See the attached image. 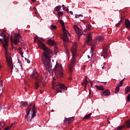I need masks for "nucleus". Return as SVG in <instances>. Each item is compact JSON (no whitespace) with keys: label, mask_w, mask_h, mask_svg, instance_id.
Wrapping results in <instances>:
<instances>
[{"label":"nucleus","mask_w":130,"mask_h":130,"mask_svg":"<svg viewBox=\"0 0 130 130\" xmlns=\"http://www.w3.org/2000/svg\"><path fill=\"white\" fill-rule=\"evenodd\" d=\"M53 80H55V79L54 78H53Z\"/></svg>","instance_id":"obj_61"},{"label":"nucleus","mask_w":130,"mask_h":130,"mask_svg":"<svg viewBox=\"0 0 130 130\" xmlns=\"http://www.w3.org/2000/svg\"><path fill=\"white\" fill-rule=\"evenodd\" d=\"M87 78H88V77H87V76H86V77H85V80H86V79L87 80Z\"/></svg>","instance_id":"obj_57"},{"label":"nucleus","mask_w":130,"mask_h":130,"mask_svg":"<svg viewBox=\"0 0 130 130\" xmlns=\"http://www.w3.org/2000/svg\"><path fill=\"white\" fill-rule=\"evenodd\" d=\"M30 111H31V108L30 107H28V108L26 109V114L25 117V119H26L27 121H29L30 122L32 121V119L33 118V114H31V118H28V116H29V115L30 114Z\"/></svg>","instance_id":"obj_8"},{"label":"nucleus","mask_w":130,"mask_h":130,"mask_svg":"<svg viewBox=\"0 0 130 130\" xmlns=\"http://www.w3.org/2000/svg\"><path fill=\"white\" fill-rule=\"evenodd\" d=\"M24 90H25V91H27V88H24Z\"/></svg>","instance_id":"obj_55"},{"label":"nucleus","mask_w":130,"mask_h":130,"mask_svg":"<svg viewBox=\"0 0 130 130\" xmlns=\"http://www.w3.org/2000/svg\"><path fill=\"white\" fill-rule=\"evenodd\" d=\"M3 84V80H2L0 81V88H2V89L4 88V85Z\"/></svg>","instance_id":"obj_34"},{"label":"nucleus","mask_w":130,"mask_h":130,"mask_svg":"<svg viewBox=\"0 0 130 130\" xmlns=\"http://www.w3.org/2000/svg\"><path fill=\"white\" fill-rule=\"evenodd\" d=\"M31 3H33V0H31Z\"/></svg>","instance_id":"obj_60"},{"label":"nucleus","mask_w":130,"mask_h":130,"mask_svg":"<svg viewBox=\"0 0 130 130\" xmlns=\"http://www.w3.org/2000/svg\"><path fill=\"white\" fill-rule=\"evenodd\" d=\"M125 25L126 26V28L128 29L129 30L130 29V21L128 19H126L125 20Z\"/></svg>","instance_id":"obj_14"},{"label":"nucleus","mask_w":130,"mask_h":130,"mask_svg":"<svg viewBox=\"0 0 130 130\" xmlns=\"http://www.w3.org/2000/svg\"><path fill=\"white\" fill-rule=\"evenodd\" d=\"M110 95V91L107 89L103 92V96H109Z\"/></svg>","instance_id":"obj_17"},{"label":"nucleus","mask_w":130,"mask_h":130,"mask_svg":"<svg viewBox=\"0 0 130 130\" xmlns=\"http://www.w3.org/2000/svg\"><path fill=\"white\" fill-rule=\"evenodd\" d=\"M70 13H71L73 15V12L70 11Z\"/></svg>","instance_id":"obj_56"},{"label":"nucleus","mask_w":130,"mask_h":130,"mask_svg":"<svg viewBox=\"0 0 130 130\" xmlns=\"http://www.w3.org/2000/svg\"><path fill=\"white\" fill-rule=\"evenodd\" d=\"M61 9V7L60 6H56L55 8V10L56 12H59V11H60Z\"/></svg>","instance_id":"obj_25"},{"label":"nucleus","mask_w":130,"mask_h":130,"mask_svg":"<svg viewBox=\"0 0 130 130\" xmlns=\"http://www.w3.org/2000/svg\"><path fill=\"white\" fill-rule=\"evenodd\" d=\"M80 17H83V15H75V18H80Z\"/></svg>","instance_id":"obj_37"},{"label":"nucleus","mask_w":130,"mask_h":130,"mask_svg":"<svg viewBox=\"0 0 130 130\" xmlns=\"http://www.w3.org/2000/svg\"><path fill=\"white\" fill-rule=\"evenodd\" d=\"M6 35H5V34H4V32H2L1 34H0V36H1V37H3L4 38V36Z\"/></svg>","instance_id":"obj_45"},{"label":"nucleus","mask_w":130,"mask_h":130,"mask_svg":"<svg viewBox=\"0 0 130 130\" xmlns=\"http://www.w3.org/2000/svg\"><path fill=\"white\" fill-rule=\"evenodd\" d=\"M55 71V74L57 77L61 78L63 77V71L62 70V66L59 63L56 62V64L54 68Z\"/></svg>","instance_id":"obj_4"},{"label":"nucleus","mask_w":130,"mask_h":130,"mask_svg":"<svg viewBox=\"0 0 130 130\" xmlns=\"http://www.w3.org/2000/svg\"><path fill=\"white\" fill-rule=\"evenodd\" d=\"M59 87L60 89H61L62 90H64V88H66V86H64V85L61 84V83H59V84H56L55 83V82L53 81L52 82V88L53 89L56 90V91H57V90H58V87Z\"/></svg>","instance_id":"obj_5"},{"label":"nucleus","mask_w":130,"mask_h":130,"mask_svg":"<svg viewBox=\"0 0 130 130\" xmlns=\"http://www.w3.org/2000/svg\"><path fill=\"white\" fill-rule=\"evenodd\" d=\"M36 2V0H33V3Z\"/></svg>","instance_id":"obj_58"},{"label":"nucleus","mask_w":130,"mask_h":130,"mask_svg":"<svg viewBox=\"0 0 130 130\" xmlns=\"http://www.w3.org/2000/svg\"><path fill=\"white\" fill-rule=\"evenodd\" d=\"M95 87L98 90H100V91H104V87H103V86L102 85H95Z\"/></svg>","instance_id":"obj_20"},{"label":"nucleus","mask_w":130,"mask_h":130,"mask_svg":"<svg viewBox=\"0 0 130 130\" xmlns=\"http://www.w3.org/2000/svg\"><path fill=\"white\" fill-rule=\"evenodd\" d=\"M73 28L76 32V33L78 34V36H82L83 35V32H82V30L80 29V27L77 25H74Z\"/></svg>","instance_id":"obj_9"},{"label":"nucleus","mask_w":130,"mask_h":130,"mask_svg":"<svg viewBox=\"0 0 130 130\" xmlns=\"http://www.w3.org/2000/svg\"><path fill=\"white\" fill-rule=\"evenodd\" d=\"M122 82L121 81L120 82V83L118 85H119V87H121L122 86Z\"/></svg>","instance_id":"obj_46"},{"label":"nucleus","mask_w":130,"mask_h":130,"mask_svg":"<svg viewBox=\"0 0 130 130\" xmlns=\"http://www.w3.org/2000/svg\"><path fill=\"white\" fill-rule=\"evenodd\" d=\"M89 83V81H88V80H87L86 79L82 83V86H83V85H85V86H87V85H88V83Z\"/></svg>","instance_id":"obj_24"},{"label":"nucleus","mask_w":130,"mask_h":130,"mask_svg":"<svg viewBox=\"0 0 130 130\" xmlns=\"http://www.w3.org/2000/svg\"><path fill=\"white\" fill-rule=\"evenodd\" d=\"M129 92H130V86H126V87L125 89V94H127L128 93H129Z\"/></svg>","instance_id":"obj_22"},{"label":"nucleus","mask_w":130,"mask_h":130,"mask_svg":"<svg viewBox=\"0 0 130 130\" xmlns=\"http://www.w3.org/2000/svg\"><path fill=\"white\" fill-rule=\"evenodd\" d=\"M62 8L63 9V10L64 11V5H62Z\"/></svg>","instance_id":"obj_47"},{"label":"nucleus","mask_w":130,"mask_h":130,"mask_svg":"<svg viewBox=\"0 0 130 130\" xmlns=\"http://www.w3.org/2000/svg\"><path fill=\"white\" fill-rule=\"evenodd\" d=\"M123 81H124V78L121 81V82H122H122H123Z\"/></svg>","instance_id":"obj_53"},{"label":"nucleus","mask_w":130,"mask_h":130,"mask_svg":"<svg viewBox=\"0 0 130 130\" xmlns=\"http://www.w3.org/2000/svg\"><path fill=\"white\" fill-rule=\"evenodd\" d=\"M33 76L35 79H38V78H39V74H38V73H37V72H36V70H34Z\"/></svg>","instance_id":"obj_16"},{"label":"nucleus","mask_w":130,"mask_h":130,"mask_svg":"<svg viewBox=\"0 0 130 130\" xmlns=\"http://www.w3.org/2000/svg\"><path fill=\"white\" fill-rule=\"evenodd\" d=\"M66 123H71V122H72V121H74V117L67 118L65 119L64 120Z\"/></svg>","instance_id":"obj_15"},{"label":"nucleus","mask_w":130,"mask_h":130,"mask_svg":"<svg viewBox=\"0 0 130 130\" xmlns=\"http://www.w3.org/2000/svg\"><path fill=\"white\" fill-rule=\"evenodd\" d=\"M45 40L43 38H39L38 37H36L34 39L35 43L38 42V44L39 47H41L45 52H44V57L45 58L44 61V66L46 70H51V64H50V61L51 60V54H52V51L49 49V48H47L44 43H42L41 41H45Z\"/></svg>","instance_id":"obj_1"},{"label":"nucleus","mask_w":130,"mask_h":130,"mask_svg":"<svg viewBox=\"0 0 130 130\" xmlns=\"http://www.w3.org/2000/svg\"><path fill=\"white\" fill-rule=\"evenodd\" d=\"M127 102H129V101H130V94H128L127 95Z\"/></svg>","instance_id":"obj_38"},{"label":"nucleus","mask_w":130,"mask_h":130,"mask_svg":"<svg viewBox=\"0 0 130 130\" xmlns=\"http://www.w3.org/2000/svg\"><path fill=\"white\" fill-rule=\"evenodd\" d=\"M58 16L59 17V18H60L61 17H62V16H63V13L62 12H58Z\"/></svg>","instance_id":"obj_32"},{"label":"nucleus","mask_w":130,"mask_h":130,"mask_svg":"<svg viewBox=\"0 0 130 130\" xmlns=\"http://www.w3.org/2000/svg\"><path fill=\"white\" fill-rule=\"evenodd\" d=\"M105 85H106V84L107 83V82H103Z\"/></svg>","instance_id":"obj_52"},{"label":"nucleus","mask_w":130,"mask_h":130,"mask_svg":"<svg viewBox=\"0 0 130 130\" xmlns=\"http://www.w3.org/2000/svg\"><path fill=\"white\" fill-rule=\"evenodd\" d=\"M119 85H118V86L115 88V93H118L119 91Z\"/></svg>","instance_id":"obj_30"},{"label":"nucleus","mask_w":130,"mask_h":130,"mask_svg":"<svg viewBox=\"0 0 130 130\" xmlns=\"http://www.w3.org/2000/svg\"><path fill=\"white\" fill-rule=\"evenodd\" d=\"M64 47L66 50V52L67 53L68 57L69 59H70V52H69V50L68 49V46L66 45H64Z\"/></svg>","instance_id":"obj_21"},{"label":"nucleus","mask_w":130,"mask_h":130,"mask_svg":"<svg viewBox=\"0 0 130 130\" xmlns=\"http://www.w3.org/2000/svg\"><path fill=\"white\" fill-rule=\"evenodd\" d=\"M91 115H92V113H89L87 115L85 116L84 117V118L85 119H89V118H90V117H91Z\"/></svg>","instance_id":"obj_27"},{"label":"nucleus","mask_w":130,"mask_h":130,"mask_svg":"<svg viewBox=\"0 0 130 130\" xmlns=\"http://www.w3.org/2000/svg\"><path fill=\"white\" fill-rule=\"evenodd\" d=\"M56 28H57L56 26L54 25H51L50 27L51 30H55V29H56Z\"/></svg>","instance_id":"obj_28"},{"label":"nucleus","mask_w":130,"mask_h":130,"mask_svg":"<svg viewBox=\"0 0 130 130\" xmlns=\"http://www.w3.org/2000/svg\"><path fill=\"white\" fill-rule=\"evenodd\" d=\"M91 86H93V81H90Z\"/></svg>","instance_id":"obj_49"},{"label":"nucleus","mask_w":130,"mask_h":130,"mask_svg":"<svg viewBox=\"0 0 130 130\" xmlns=\"http://www.w3.org/2000/svg\"><path fill=\"white\" fill-rule=\"evenodd\" d=\"M46 104H47V103H46Z\"/></svg>","instance_id":"obj_64"},{"label":"nucleus","mask_w":130,"mask_h":130,"mask_svg":"<svg viewBox=\"0 0 130 130\" xmlns=\"http://www.w3.org/2000/svg\"><path fill=\"white\" fill-rule=\"evenodd\" d=\"M5 55L7 56L8 55V48L7 47H5Z\"/></svg>","instance_id":"obj_36"},{"label":"nucleus","mask_w":130,"mask_h":130,"mask_svg":"<svg viewBox=\"0 0 130 130\" xmlns=\"http://www.w3.org/2000/svg\"><path fill=\"white\" fill-rule=\"evenodd\" d=\"M129 40H130V37H129Z\"/></svg>","instance_id":"obj_63"},{"label":"nucleus","mask_w":130,"mask_h":130,"mask_svg":"<svg viewBox=\"0 0 130 130\" xmlns=\"http://www.w3.org/2000/svg\"><path fill=\"white\" fill-rule=\"evenodd\" d=\"M12 48H13V43H12Z\"/></svg>","instance_id":"obj_62"},{"label":"nucleus","mask_w":130,"mask_h":130,"mask_svg":"<svg viewBox=\"0 0 130 130\" xmlns=\"http://www.w3.org/2000/svg\"><path fill=\"white\" fill-rule=\"evenodd\" d=\"M25 60L27 61V63H30V60H29L28 58H25Z\"/></svg>","instance_id":"obj_44"},{"label":"nucleus","mask_w":130,"mask_h":130,"mask_svg":"<svg viewBox=\"0 0 130 130\" xmlns=\"http://www.w3.org/2000/svg\"><path fill=\"white\" fill-rule=\"evenodd\" d=\"M3 87H0V96H2V94H3Z\"/></svg>","instance_id":"obj_39"},{"label":"nucleus","mask_w":130,"mask_h":130,"mask_svg":"<svg viewBox=\"0 0 130 130\" xmlns=\"http://www.w3.org/2000/svg\"><path fill=\"white\" fill-rule=\"evenodd\" d=\"M78 46H77V43L74 42L73 44V46L71 47V52L72 53L73 57L71 61V63L69 65V71L70 73L73 72V69H74V66H75V62H76V55H77V48Z\"/></svg>","instance_id":"obj_2"},{"label":"nucleus","mask_w":130,"mask_h":130,"mask_svg":"<svg viewBox=\"0 0 130 130\" xmlns=\"http://www.w3.org/2000/svg\"><path fill=\"white\" fill-rule=\"evenodd\" d=\"M104 66H105V64H104V66H103V67H102V69H104Z\"/></svg>","instance_id":"obj_54"},{"label":"nucleus","mask_w":130,"mask_h":130,"mask_svg":"<svg viewBox=\"0 0 130 130\" xmlns=\"http://www.w3.org/2000/svg\"><path fill=\"white\" fill-rule=\"evenodd\" d=\"M58 92H59V93H61L62 92V90H59L58 91H57V93H58Z\"/></svg>","instance_id":"obj_48"},{"label":"nucleus","mask_w":130,"mask_h":130,"mask_svg":"<svg viewBox=\"0 0 130 130\" xmlns=\"http://www.w3.org/2000/svg\"><path fill=\"white\" fill-rule=\"evenodd\" d=\"M86 30L87 31L91 30V25L88 24L87 25H86Z\"/></svg>","instance_id":"obj_33"},{"label":"nucleus","mask_w":130,"mask_h":130,"mask_svg":"<svg viewBox=\"0 0 130 130\" xmlns=\"http://www.w3.org/2000/svg\"><path fill=\"white\" fill-rule=\"evenodd\" d=\"M2 124H3V125H6V123L5 122H0V130L3 128L4 127Z\"/></svg>","instance_id":"obj_31"},{"label":"nucleus","mask_w":130,"mask_h":130,"mask_svg":"<svg viewBox=\"0 0 130 130\" xmlns=\"http://www.w3.org/2000/svg\"><path fill=\"white\" fill-rule=\"evenodd\" d=\"M59 23L62 25V30H63V42H70V40L68 38V34L69 36L71 37V34L69 33V31L66 29V27H64V22L62 20H59Z\"/></svg>","instance_id":"obj_3"},{"label":"nucleus","mask_w":130,"mask_h":130,"mask_svg":"<svg viewBox=\"0 0 130 130\" xmlns=\"http://www.w3.org/2000/svg\"><path fill=\"white\" fill-rule=\"evenodd\" d=\"M9 41V38H7L6 35L4 36V42L3 44L4 47H8V42Z\"/></svg>","instance_id":"obj_13"},{"label":"nucleus","mask_w":130,"mask_h":130,"mask_svg":"<svg viewBox=\"0 0 130 130\" xmlns=\"http://www.w3.org/2000/svg\"><path fill=\"white\" fill-rule=\"evenodd\" d=\"M47 44L48 45H50V46H52V45H54V44H55V42L50 39L48 41Z\"/></svg>","instance_id":"obj_19"},{"label":"nucleus","mask_w":130,"mask_h":130,"mask_svg":"<svg viewBox=\"0 0 130 130\" xmlns=\"http://www.w3.org/2000/svg\"><path fill=\"white\" fill-rule=\"evenodd\" d=\"M1 43V44H5L4 41H3V39H0V44Z\"/></svg>","instance_id":"obj_43"},{"label":"nucleus","mask_w":130,"mask_h":130,"mask_svg":"<svg viewBox=\"0 0 130 130\" xmlns=\"http://www.w3.org/2000/svg\"><path fill=\"white\" fill-rule=\"evenodd\" d=\"M28 105V103L27 102H22L21 107H25V106H27Z\"/></svg>","instance_id":"obj_23"},{"label":"nucleus","mask_w":130,"mask_h":130,"mask_svg":"<svg viewBox=\"0 0 130 130\" xmlns=\"http://www.w3.org/2000/svg\"><path fill=\"white\" fill-rule=\"evenodd\" d=\"M30 77L31 78H33V74H31V75H30Z\"/></svg>","instance_id":"obj_51"},{"label":"nucleus","mask_w":130,"mask_h":130,"mask_svg":"<svg viewBox=\"0 0 130 130\" xmlns=\"http://www.w3.org/2000/svg\"><path fill=\"white\" fill-rule=\"evenodd\" d=\"M7 63L8 64L9 68H10L11 70V73H13V61L12 60V57H8V55L6 56Z\"/></svg>","instance_id":"obj_7"},{"label":"nucleus","mask_w":130,"mask_h":130,"mask_svg":"<svg viewBox=\"0 0 130 130\" xmlns=\"http://www.w3.org/2000/svg\"><path fill=\"white\" fill-rule=\"evenodd\" d=\"M36 90L38 89V87H39V85L38 84V82L36 83Z\"/></svg>","instance_id":"obj_40"},{"label":"nucleus","mask_w":130,"mask_h":130,"mask_svg":"<svg viewBox=\"0 0 130 130\" xmlns=\"http://www.w3.org/2000/svg\"><path fill=\"white\" fill-rule=\"evenodd\" d=\"M101 56H103L104 58L108 57V54H107V49L106 48H103V51L101 54Z\"/></svg>","instance_id":"obj_12"},{"label":"nucleus","mask_w":130,"mask_h":130,"mask_svg":"<svg viewBox=\"0 0 130 130\" xmlns=\"http://www.w3.org/2000/svg\"><path fill=\"white\" fill-rule=\"evenodd\" d=\"M19 53H20V55L21 56V57H24V56H23V52H22V51H21V50H19Z\"/></svg>","instance_id":"obj_41"},{"label":"nucleus","mask_w":130,"mask_h":130,"mask_svg":"<svg viewBox=\"0 0 130 130\" xmlns=\"http://www.w3.org/2000/svg\"><path fill=\"white\" fill-rule=\"evenodd\" d=\"M91 41H92V36L91 34H89L87 36V40L85 43V45L88 44V45H90L91 44H89Z\"/></svg>","instance_id":"obj_10"},{"label":"nucleus","mask_w":130,"mask_h":130,"mask_svg":"<svg viewBox=\"0 0 130 130\" xmlns=\"http://www.w3.org/2000/svg\"><path fill=\"white\" fill-rule=\"evenodd\" d=\"M31 112H33V109H31Z\"/></svg>","instance_id":"obj_59"},{"label":"nucleus","mask_w":130,"mask_h":130,"mask_svg":"<svg viewBox=\"0 0 130 130\" xmlns=\"http://www.w3.org/2000/svg\"><path fill=\"white\" fill-rule=\"evenodd\" d=\"M103 39V37H101L100 38H99V40H96L95 43L96 44H98V43H99V41H100V40H102Z\"/></svg>","instance_id":"obj_35"},{"label":"nucleus","mask_w":130,"mask_h":130,"mask_svg":"<svg viewBox=\"0 0 130 130\" xmlns=\"http://www.w3.org/2000/svg\"><path fill=\"white\" fill-rule=\"evenodd\" d=\"M121 23L120 22V21L119 22H118V23L116 24V27H119V26H120Z\"/></svg>","instance_id":"obj_42"},{"label":"nucleus","mask_w":130,"mask_h":130,"mask_svg":"<svg viewBox=\"0 0 130 130\" xmlns=\"http://www.w3.org/2000/svg\"><path fill=\"white\" fill-rule=\"evenodd\" d=\"M93 50H94V48L93 47H91V51H90V53L89 55H88V58H91V60L92 62H94V56H93Z\"/></svg>","instance_id":"obj_11"},{"label":"nucleus","mask_w":130,"mask_h":130,"mask_svg":"<svg viewBox=\"0 0 130 130\" xmlns=\"http://www.w3.org/2000/svg\"><path fill=\"white\" fill-rule=\"evenodd\" d=\"M69 80H70V81H72V80H73V78L72 77H70Z\"/></svg>","instance_id":"obj_50"},{"label":"nucleus","mask_w":130,"mask_h":130,"mask_svg":"<svg viewBox=\"0 0 130 130\" xmlns=\"http://www.w3.org/2000/svg\"><path fill=\"white\" fill-rule=\"evenodd\" d=\"M36 113H37V111L35 109V108H33V117L36 116Z\"/></svg>","instance_id":"obj_29"},{"label":"nucleus","mask_w":130,"mask_h":130,"mask_svg":"<svg viewBox=\"0 0 130 130\" xmlns=\"http://www.w3.org/2000/svg\"><path fill=\"white\" fill-rule=\"evenodd\" d=\"M126 126L128 128H129V127H130V120H128V121H126Z\"/></svg>","instance_id":"obj_26"},{"label":"nucleus","mask_w":130,"mask_h":130,"mask_svg":"<svg viewBox=\"0 0 130 130\" xmlns=\"http://www.w3.org/2000/svg\"><path fill=\"white\" fill-rule=\"evenodd\" d=\"M21 34H16L15 35V39L13 40L11 38V42H13L15 45H17L20 42V39L21 38Z\"/></svg>","instance_id":"obj_6"},{"label":"nucleus","mask_w":130,"mask_h":130,"mask_svg":"<svg viewBox=\"0 0 130 130\" xmlns=\"http://www.w3.org/2000/svg\"><path fill=\"white\" fill-rule=\"evenodd\" d=\"M16 69L17 70H21L23 69V67H22V64L20 62H17L16 64Z\"/></svg>","instance_id":"obj_18"}]
</instances>
